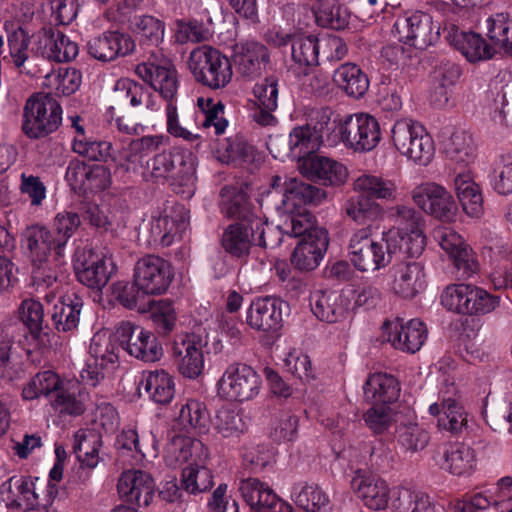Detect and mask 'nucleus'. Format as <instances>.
I'll use <instances>...</instances> for the list:
<instances>
[{
  "label": "nucleus",
  "mask_w": 512,
  "mask_h": 512,
  "mask_svg": "<svg viewBox=\"0 0 512 512\" xmlns=\"http://www.w3.org/2000/svg\"><path fill=\"white\" fill-rule=\"evenodd\" d=\"M286 303L273 296L255 298L246 311V324L253 330L274 333L282 327Z\"/></svg>",
  "instance_id": "aec40b11"
},
{
  "label": "nucleus",
  "mask_w": 512,
  "mask_h": 512,
  "mask_svg": "<svg viewBox=\"0 0 512 512\" xmlns=\"http://www.w3.org/2000/svg\"><path fill=\"white\" fill-rule=\"evenodd\" d=\"M135 49L132 37L120 31H106L87 42L90 56L102 62H108L120 56H126Z\"/></svg>",
  "instance_id": "c85d7f7f"
},
{
  "label": "nucleus",
  "mask_w": 512,
  "mask_h": 512,
  "mask_svg": "<svg viewBox=\"0 0 512 512\" xmlns=\"http://www.w3.org/2000/svg\"><path fill=\"white\" fill-rule=\"evenodd\" d=\"M133 281L142 294L161 295L172 281L170 265L159 256L146 255L136 262Z\"/></svg>",
  "instance_id": "4468645a"
},
{
  "label": "nucleus",
  "mask_w": 512,
  "mask_h": 512,
  "mask_svg": "<svg viewBox=\"0 0 512 512\" xmlns=\"http://www.w3.org/2000/svg\"><path fill=\"white\" fill-rule=\"evenodd\" d=\"M487 36L493 47L512 53V18L507 12L491 15L487 20Z\"/></svg>",
  "instance_id": "052dcab7"
},
{
  "label": "nucleus",
  "mask_w": 512,
  "mask_h": 512,
  "mask_svg": "<svg viewBox=\"0 0 512 512\" xmlns=\"http://www.w3.org/2000/svg\"><path fill=\"white\" fill-rule=\"evenodd\" d=\"M81 224L80 217L72 211L58 213L53 222V230L56 242V255L64 257V251L69 239L77 231Z\"/></svg>",
  "instance_id": "69168bd1"
},
{
  "label": "nucleus",
  "mask_w": 512,
  "mask_h": 512,
  "mask_svg": "<svg viewBox=\"0 0 512 512\" xmlns=\"http://www.w3.org/2000/svg\"><path fill=\"white\" fill-rule=\"evenodd\" d=\"M4 29L7 33V44L13 65L22 73L32 75L29 70L25 69V63L28 61L31 51L29 50L31 36L22 26L11 21L4 22Z\"/></svg>",
  "instance_id": "a18cd8bd"
},
{
  "label": "nucleus",
  "mask_w": 512,
  "mask_h": 512,
  "mask_svg": "<svg viewBox=\"0 0 512 512\" xmlns=\"http://www.w3.org/2000/svg\"><path fill=\"white\" fill-rule=\"evenodd\" d=\"M82 81L81 72L75 68L53 71L45 76L43 86L57 96H69L75 93Z\"/></svg>",
  "instance_id": "e2e57ef3"
},
{
  "label": "nucleus",
  "mask_w": 512,
  "mask_h": 512,
  "mask_svg": "<svg viewBox=\"0 0 512 512\" xmlns=\"http://www.w3.org/2000/svg\"><path fill=\"white\" fill-rule=\"evenodd\" d=\"M492 190L500 196L512 194V154L500 153L492 160L488 174Z\"/></svg>",
  "instance_id": "603ef678"
},
{
  "label": "nucleus",
  "mask_w": 512,
  "mask_h": 512,
  "mask_svg": "<svg viewBox=\"0 0 512 512\" xmlns=\"http://www.w3.org/2000/svg\"><path fill=\"white\" fill-rule=\"evenodd\" d=\"M316 22L319 26L334 30H342L349 24L348 9L337 0H326L313 7Z\"/></svg>",
  "instance_id": "5fc2aeb1"
},
{
  "label": "nucleus",
  "mask_w": 512,
  "mask_h": 512,
  "mask_svg": "<svg viewBox=\"0 0 512 512\" xmlns=\"http://www.w3.org/2000/svg\"><path fill=\"white\" fill-rule=\"evenodd\" d=\"M393 210L397 226L383 231L379 239H372L367 229H359L352 234L349 259L358 271L384 269L401 251L410 257H419L423 253L427 242L422 216L406 205H398Z\"/></svg>",
  "instance_id": "f257e3e1"
},
{
  "label": "nucleus",
  "mask_w": 512,
  "mask_h": 512,
  "mask_svg": "<svg viewBox=\"0 0 512 512\" xmlns=\"http://www.w3.org/2000/svg\"><path fill=\"white\" fill-rule=\"evenodd\" d=\"M298 167L302 175L320 181L324 185H342L348 178L347 167L328 157L313 156L304 160Z\"/></svg>",
  "instance_id": "2f4dec72"
},
{
  "label": "nucleus",
  "mask_w": 512,
  "mask_h": 512,
  "mask_svg": "<svg viewBox=\"0 0 512 512\" xmlns=\"http://www.w3.org/2000/svg\"><path fill=\"white\" fill-rule=\"evenodd\" d=\"M441 468L456 476H470L477 468L476 451L464 442H448L442 447Z\"/></svg>",
  "instance_id": "c9c22d12"
},
{
  "label": "nucleus",
  "mask_w": 512,
  "mask_h": 512,
  "mask_svg": "<svg viewBox=\"0 0 512 512\" xmlns=\"http://www.w3.org/2000/svg\"><path fill=\"white\" fill-rule=\"evenodd\" d=\"M292 498L297 506L307 512H328L330 498L317 484L304 483L294 488Z\"/></svg>",
  "instance_id": "3c124183"
},
{
  "label": "nucleus",
  "mask_w": 512,
  "mask_h": 512,
  "mask_svg": "<svg viewBox=\"0 0 512 512\" xmlns=\"http://www.w3.org/2000/svg\"><path fill=\"white\" fill-rule=\"evenodd\" d=\"M446 38L469 62L488 60L495 54V48L487 44L479 34L460 31L454 25Z\"/></svg>",
  "instance_id": "4c0bfd02"
},
{
  "label": "nucleus",
  "mask_w": 512,
  "mask_h": 512,
  "mask_svg": "<svg viewBox=\"0 0 512 512\" xmlns=\"http://www.w3.org/2000/svg\"><path fill=\"white\" fill-rule=\"evenodd\" d=\"M172 355L179 373L188 379H196L204 370V354L201 338L193 333L177 335Z\"/></svg>",
  "instance_id": "f3484780"
},
{
  "label": "nucleus",
  "mask_w": 512,
  "mask_h": 512,
  "mask_svg": "<svg viewBox=\"0 0 512 512\" xmlns=\"http://www.w3.org/2000/svg\"><path fill=\"white\" fill-rule=\"evenodd\" d=\"M209 460L208 448L198 439L174 433L165 448L164 461L171 468Z\"/></svg>",
  "instance_id": "bb28decb"
},
{
  "label": "nucleus",
  "mask_w": 512,
  "mask_h": 512,
  "mask_svg": "<svg viewBox=\"0 0 512 512\" xmlns=\"http://www.w3.org/2000/svg\"><path fill=\"white\" fill-rule=\"evenodd\" d=\"M440 301L450 312L465 316H484L500 306L501 298L475 284L459 283L448 285L442 291Z\"/></svg>",
  "instance_id": "423d86ee"
},
{
  "label": "nucleus",
  "mask_w": 512,
  "mask_h": 512,
  "mask_svg": "<svg viewBox=\"0 0 512 512\" xmlns=\"http://www.w3.org/2000/svg\"><path fill=\"white\" fill-rule=\"evenodd\" d=\"M414 203L426 214L445 222H454L458 208L453 195L436 182H425L412 191Z\"/></svg>",
  "instance_id": "9b49d317"
},
{
  "label": "nucleus",
  "mask_w": 512,
  "mask_h": 512,
  "mask_svg": "<svg viewBox=\"0 0 512 512\" xmlns=\"http://www.w3.org/2000/svg\"><path fill=\"white\" fill-rule=\"evenodd\" d=\"M352 189L357 195L349 197L342 209L348 218L359 225L383 218L384 208L377 199L394 202L399 195L397 184L393 180L370 173L356 177Z\"/></svg>",
  "instance_id": "7ed1b4c3"
},
{
  "label": "nucleus",
  "mask_w": 512,
  "mask_h": 512,
  "mask_svg": "<svg viewBox=\"0 0 512 512\" xmlns=\"http://www.w3.org/2000/svg\"><path fill=\"white\" fill-rule=\"evenodd\" d=\"M363 390L367 402L381 404H392L398 399L400 393L396 378L381 372L369 375Z\"/></svg>",
  "instance_id": "c03bdc74"
},
{
  "label": "nucleus",
  "mask_w": 512,
  "mask_h": 512,
  "mask_svg": "<svg viewBox=\"0 0 512 512\" xmlns=\"http://www.w3.org/2000/svg\"><path fill=\"white\" fill-rule=\"evenodd\" d=\"M196 165V156L182 148L163 151L147 162L153 178L168 180L173 190L185 199L195 193Z\"/></svg>",
  "instance_id": "20e7f679"
},
{
  "label": "nucleus",
  "mask_w": 512,
  "mask_h": 512,
  "mask_svg": "<svg viewBox=\"0 0 512 512\" xmlns=\"http://www.w3.org/2000/svg\"><path fill=\"white\" fill-rule=\"evenodd\" d=\"M261 388V376L244 363L228 365L216 384L217 395L221 399L238 403L255 399Z\"/></svg>",
  "instance_id": "6e6552de"
},
{
  "label": "nucleus",
  "mask_w": 512,
  "mask_h": 512,
  "mask_svg": "<svg viewBox=\"0 0 512 512\" xmlns=\"http://www.w3.org/2000/svg\"><path fill=\"white\" fill-rule=\"evenodd\" d=\"M38 478L12 476L0 485V503L17 512L30 506L38 505Z\"/></svg>",
  "instance_id": "a878e982"
},
{
  "label": "nucleus",
  "mask_w": 512,
  "mask_h": 512,
  "mask_svg": "<svg viewBox=\"0 0 512 512\" xmlns=\"http://www.w3.org/2000/svg\"><path fill=\"white\" fill-rule=\"evenodd\" d=\"M397 150L418 165H428L435 152V143L428 130H391Z\"/></svg>",
  "instance_id": "4be33fe9"
},
{
  "label": "nucleus",
  "mask_w": 512,
  "mask_h": 512,
  "mask_svg": "<svg viewBox=\"0 0 512 512\" xmlns=\"http://www.w3.org/2000/svg\"><path fill=\"white\" fill-rule=\"evenodd\" d=\"M114 336L129 355L144 362H156L163 355L162 345L156 336L132 322H121Z\"/></svg>",
  "instance_id": "9d476101"
},
{
  "label": "nucleus",
  "mask_w": 512,
  "mask_h": 512,
  "mask_svg": "<svg viewBox=\"0 0 512 512\" xmlns=\"http://www.w3.org/2000/svg\"><path fill=\"white\" fill-rule=\"evenodd\" d=\"M455 391L456 388L453 382L446 384V391L441 389V393H443L442 404L432 403L428 410L432 416L437 417L439 429L452 434H460L467 428L468 414L459 400L449 396L454 394Z\"/></svg>",
  "instance_id": "b1692460"
},
{
  "label": "nucleus",
  "mask_w": 512,
  "mask_h": 512,
  "mask_svg": "<svg viewBox=\"0 0 512 512\" xmlns=\"http://www.w3.org/2000/svg\"><path fill=\"white\" fill-rule=\"evenodd\" d=\"M208 411L204 402L188 399L180 408L178 424L186 432L204 433L208 426Z\"/></svg>",
  "instance_id": "6e6d98bb"
},
{
  "label": "nucleus",
  "mask_w": 512,
  "mask_h": 512,
  "mask_svg": "<svg viewBox=\"0 0 512 512\" xmlns=\"http://www.w3.org/2000/svg\"><path fill=\"white\" fill-rule=\"evenodd\" d=\"M440 147L451 161L461 166H468L475 160V145L467 130H443Z\"/></svg>",
  "instance_id": "58836bf2"
},
{
  "label": "nucleus",
  "mask_w": 512,
  "mask_h": 512,
  "mask_svg": "<svg viewBox=\"0 0 512 512\" xmlns=\"http://www.w3.org/2000/svg\"><path fill=\"white\" fill-rule=\"evenodd\" d=\"M291 58L301 73L308 74L310 67L319 63V41L313 35H296L291 45Z\"/></svg>",
  "instance_id": "8fccbe9b"
},
{
  "label": "nucleus",
  "mask_w": 512,
  "mask_h": 512,
  "mask_svg": "<svg viewBox=\"0 0 512 512\" xmlns=\"http://www.w3.org/2000/svg\"><path fill=\"white\" fill-rule=\"evenodd\" d=\"M383 334L395 349L415 353L421 349L428 335L426 325L419 319L404 321L400 318L383 323Z\"/></svg>",
  "instance_id": "dca6fc26"
},
{
  "label": "nucleus",
  "mask_w": 512,
  "mask_h": 512,
  "mask_svg": "<svg viewBox=\"0 0 512 512\" xmlns=\"http://www.w3.org/2000/svg\"><path fill=\"white\" fill-rule=\"evenodd\" d=\"M220 209L227 217L238 218L241 221L256 216L248 210L246 193L233 186H226L221 190Z\"/></svg>",
  "instance_id": "0e129e2a"
},
{
  "label": "nucleus",
  "mask_w": 512,
  "mask_h": 512,
  "mask_svg": "<svg viewBox=\"0 0 512 512\" xmlns=\"http://www.w3.org/2000/svg\"><path fill=\"white\" fill-rule=\"evenodd\" d=\"M61 122L62 108L52 97L38 93L26 101L21 128H58Z\"/></svg>",
  "instance_id": "5701e85b"
},
{
  "label": "nucleus",
  "mask_w": 512,
  "mask_h": 512,
  "mask_svg": "<svg viewBox=\"0 0 512 512\" xmlns=\"http://www.w3.org/2000/svg\"><path fill=\"white\" fill-rule=\"evenodd\" d=\"M188 225L184 206L171 205L158 211L150 221V239L155 244L168 247L180 240Z\"/></svg>",
  "instance_id": "2eb2a0df"
},
{
  "label": "nucleus",
  "mask_w": 512,
  "mask_h": 512,
  "mask_svg": "<svg viewBox=\"0 0 512 512\" xmlns=\"http://www.w3.org/2000/svg\"><path fill=\"white\" fill-rule=\"evenodd\" d=\"M454 189L464 213L471 218H481L484 214L482 191L469 171L457 174Z\"/></svg>",
  "instance_id": "a19ab883"
},
{
  "label": "nucleus",
  "mask_w": 512,
  "mask_h": 512,
  "mask_svg": "<svg viewBox=\"0 0 512 512\" xmlns=\"http://www.w3.org/2000/svg\"><path fill=\"white\" fill-rule=\"evenodd\" d=\"M188 67L198 83L215 90L229 84L233 75L229 58L208 45L198 46L191 51Z\"/></svg>",
  "instance_id": "0eeeda50"
},
{
  "label": "nucleus",
  "mask_w": 512,
  "mask_h": 512,
  "mask_svg": "<svg viewBox=\"0 0 512 512\" xmlns=\"http://www.w3.org/2000/svg\"><path fill=\"white\" fill-rule=\"evenodd\" d=\"M129 29L142 48H151L147 59L136 66V74L165 100H172L178 89L177 71L159 49L164 40L165 23L152 15L136 14L129 19Z\"/></svg>",
  "instance_id": "f03ea898"
},
{
  "label": "nucleus",
  "mask_w": 512,
  "mask_h": 512,
  "mask_svg": "<svg viewBox=\"0 0 512 512\" xmlns=\"http://www.w3.org/2000/svg\"><path fill=\"white\" fill-rule=\"evenodd\" d=\"M25 242L34 263L41 265L53 255L55 265H61L63 257L56 255L55 235L51 230L38 225L31 226L25 232Z\"/></svg>",
  "instance_id": "ea45409f"
},
{
  "label": "nucleus",
  "mask_w": 512,
  "mask_h": 512,
  "mask_svg": "<svg viewBox=\"0 0 512 512\" xmlns=\"http://www.w3.org/2000/svg\"><path fill=\"white\" fill-rule=\"evenodd\" d=\"M319 190L305 183H297L281 195V203L276 209L281 215H287L283 229L293 237L312 238L316 230H325L317 225L315 216L302 204L314 199Z\"/></svg>",
  "instance_id": "39448f33"
},
{
  "label": "nucleus",
  "mask_w": 512,
  "mask_h": 512,
  "mask_svg": "<svg viewBox=\"0 0 512 512\" xmlns=\"http://www.w3.org/2000/svg\"><path fill=\"white\" fill-rule=\"evenodd\" d=\"M258 105L251 110L250 117L260 126H275L277 119L272 112L278 106V78L274 75L266 77L253 89Z\"/></svg>",
  "instance_id": "f704fd0d"
},
{
  "label": "nucleus",
  "mask_w": 512,
  "mask_h": 512,
  "mask_svg": "<svg viewBox=\"0 0 512 512\" xmlns=\"http://www.w3.org/2000/svg\"><path fill=\"white\" fill-rule=\"evenodd\" d=\"M329 244L328 232L326 230H316L312 238H302L295 247L291 255L292 265L301 271H311L316 269Z\"/></svg>",
  "instance_id": "473e14b6"
},
{
  "label": "nucleus",
  "mask_w": 512,
  "mask_h": 512,
  "mask_svg": "<svg viewBox=\"0 0 512 512\" xmlns=\"http://www.w3.org/2000/svg\"><path fill=\"white\" fill-rule=\"evenodd\" d=\"M249 219L229 225L222 234L221 245L233 258L246 260L252 247L256 245L255 231L252 233Z\"/></svg>",
  "instance_id": "e433bc0d"
},
{
  "label": "nucleus",
  "mask_w": 512,
  "mask_h": 512,
  "mask_svg": "<svg viewBox=\"0 0 512 512\" xmlns=\"http://www.w3.org/2000/svg\"><path fill=\"white\" fill-rule=\"evenodd\" d=\"M239 492L246 504L256 512H293L292 505L258 478L242 479Z\"/></svg>",
  "instance_id": "6ab92c4d"
},
{
  "label": "nucleus",
  "mask_w": 512,
  "mask_h": 512,
  "mask_svg": "<svg viewBox=\"0 0 512 512\" xmlns=\"http://www.w3.org/2000/svg\"><path fill=\"white\" fill-rule=\"evenodd\" d=\"M392 501L394 512H435V505L429 495L419 490L399 488L395 490Z\"/></svg>",
  "instance_id": "13d9d810"
},
{
  "label": "nucleus",
  "mask_w": 512,
  "mask_h": 512,
  "mask_svg": "<svg viewBox=\"0 0 512 512\" xmlns=\"http://www.w3.org/2000/svg\"><path fill=\"white\" fill-rule=\"evenodd\" d=\"M115 94L119 100L127 99L131 106L145 104L148 109H154L156 101L152 93L142 84L128 78L120 79L115 85Z\"/></svg>",
  "instance_id": "338daca9"
},
{
  "label": "nucleus",
  "mask_w": 512,
  "mask_h": 512,
  "mask_svg": "<svg viewBox=\"0 0 512 512\" xmlns=\"http://www.w3.org/2000/svg\"><path fill=\"white\" fill-rule=\"evenodd\" d=\"M323 143V130H291L289 133V149L299 164L316 152Z\"/></svg>",
  "instance_id": "864d4df0"
},
{
  "label": "nucleus",
  "mask_w": 512,
  "mask_h": 512,
  "mask_svg": "<svg viewBox=\"0 0 512 512\" xmlns=\"http://www.w3.org/2000/svg\"><path fill=\"white\" fill-rule=\"evenodd\" d=\"M66 379L52 370H44L31 377L22 388V398L32 401L45 397L48 400L61 388Z\"/></svg>",
  "instance_id": "49530a36"
},
{
  "label": "nucleus",
  "mask_w": 512,
  "mask_h": 512,
  "mask_svg": "<svg viewBox=\"0 0 512 512\" xmlns=\"http://www.w3.org/2000/svg\"><path fill=\"white\" fill-rule=\"evenodd\" d=\"M234 61L238 72L243 77L255 78L270 64V54L264 44L247 40L236 44Z\"/></svg>",
  "instance_id": "7c9ffc66"
},
{
  "label": "nucleus",
  "mask_w": 512,
  "mask_h": 512,
  "mask_svg": "<svg viewBox=\"0 0 512 512\" xmlns=\"http://www.w3.org/2000/svg\"><path fill=\"white\" fill-rule=\"evenodd\" d=\"M83 301L76 293L59 296L53 305L52 321L58 331L69 332L78 327Z\"/></svg>",
  "instance_id": "37998d69"
},
{
  "label": "nucleus",
  "mask_w": 512,
  "mask_h": 512,
  "mask_svg": "<svg viewBox=\"0 0 512 512\" xmlns=\"http://www.w3.org/2000/svg\"><path fill=\"white\" fill-rule=\"evenodd\" d=\"M101 436L94 430L80 429L73 437V450L82 465L93 469L100 462Z\"/></svg>",
  "instance_id": "09e8293b"
},
{
  "label": "nucleus",
  "mask_w": 512,
  "mask_h": 512,
  "mask_svg": "<svg viewBox=\"0 0 512 512\" xmlns=\"http://www.w3.org/2000/svg\"><path fill=\"white\" fill-rule=\"evenodd\" d=\"M363 419L374 434H383L398 422V413L390 404L374 403L364 413Z\"/></svg>",
  "instance_id": "774afa93"
},
{
  "label": "nucleus",
  "mask_w": 512,
  "mask_h": 512,
  "mask_svg": "<svg viewBox=\"0 0 512 512\" xmlns=\"http://www.w3.org/2000/svg\"><path fill=\"white\" fill-rule=\"evenodd\" d=\"M117 487L122 498L139 507L148 506L155 493L153 478L141 470L124 471L118 480Z\"/></svg>",
  "instance_id": "c756f323"
},
{
  "label": "nucleus",
  "mask_w": 512,
  "mask_h": 512,
  "mask_svg": "<svg viewBox=\"0 0 512 512\" xmlns=\"http://www.w3.org/2000/svg\"><path fill=\"white\" fill-rule=\"evenodd\" d=\"M213 428L223 438H239L248 425L240 410L222 407L216 412Z\"/></svg>",
  "instance_id": "680f3d73"
},
{
  "label": "nucleus",
  "mask_w": 512,
  "mask_h": 512,
  "mask_svg": "<svg viewBox=\"0 0 512 512\" xmlns=\"http://www.w3.org/2000/svg\"><path fill=\"white\" fill-rule=\"evenodd\" d=\"M142 386L149 398L157 404H168L175 394L173 377L165 370H154L143 373Z\"/></svg>",
  "instance_id": "de8ad7c7"
},
{
  "label": "nucleus",
  "mask_w": 512,
  "mask_h": 512,
  "mask_svg": "<svg viewBox=\"0 0 512 512\" xmlns=\"http://www.w3.org/2000/svg\"><path fill=\"white\" fill-rule=\"evenodd\" d=\"M432 237L463 277L469 278L478 271L479 265L474 253L454 228L438 225Z\"/></svg>",
  "instance_id": "ddd939ff"
},
{
  "label": "nucleus",
  "mask_w": 512,
  "mask_h": 512,
  "mask_svg": "<svg viewBox=\"0 0 512 512\" xmlns=\"http://www.w3.org/2000/svg\"><path fill=\"white\" fill-rule=\"evenodd\" d=\"M239 492L246 504L256 512H293L292 505L258 478L242 479Z\"/></svg>",
  "instance_id": "a211bd4d"
},
{
  "label": "nucleus",
  "mask_w": 512,
  "mask_h": 512,
  "mask_svg": "<svg viewBox=\"0 0 512 512\" xmlns=\"http://www.w3.org/2000/svg\"><path fill=\"white\" fill-rule=\"evenodd\" d=\"M334 84L348 97L362 98L369 89L370 81L367 74L355 63L341 64L334 70Z\"/></svg>",
  "instance_id": "79ce46f5"
},
{
  "label": "nucleus",
  "mask_w": 512,
  "mask_h": 512,
  "mask_svg": "<svg viewBox=\"0 0 512 512\" xmlns=\"http://www.w3.org/2000/svg\"><path fill=\"white\" fill-rule=\"evenodd\" d=\"M399 40L416 49L424 50L440 38V24L423 11L406 12L394 24Z\"/></svg>",
  "instance_id": "1a4fd4ad"
},
{
  "label": "nucleus",
  "mask_w": 512,
  "mask_h": 512,
  "mask_svg": "<svg viewBox=\"0 0 512 512\" xmlns=\"http://www.w3.org/2000/svg\"><path fill=\"white\" fill-rule=\"evenodd\" d=\"M310 305L319 320L336 323L349 317L352 312L351 292L315 291L311 295Z\"/></svg>",
  "instance_id": "393cba45"
},
{
  "label": "nucleus",
  "mask_w": 512,
  "mask_h": 512,
  "mask_svg": "<svg viewBox=\"0 0 512 512\" xmlns=\"http://www.w3.org/2000/svg\"><path fill=\"white\" fill-rule=\"evenodd\" d=\"M351 488L367 509L383 511L388 508L390 501L397 498L395 490L400 487H391L379 475L357 470L351 479Z\"/></svg>",
  "instance_id": "f8f14e48"
},
{
  "label": "nucleus",
  "mask_w": 512,
  "mask_h": 512,
  "mask_svg": "<svg viewBox=\"0 0 512 512\" xmlns=\"http://www.w3.org/2000/svg\"><path fill=\"white\" fill-rule=\"evenodd\" d=\"M75 271L82 284L101 290L114 273L115 264L108 255L89 253L83 262L75 265Z\"/></svg>",
  "instance_id": "72a5a7b5"
},
{
  "label": "nucleus",
  "mask_w": 512,
  "mask_h": 512,
  "mask_svg": "<svg viewBox=\"0 0 512 512\" xmlns=\"http://www.w3.org/2000/svg\"><path fill=\"white\" fill-rule=\"evenodd\" d=\"M389 274L392 277L391 291L402 298L412 299L427 287L426 272L421 262H400L390 268Z\"/></svg>",
  "instance_id": "412c9836"
},
{
  "label": "nucleus",
  "mask_w": 512,
  "mask_h": 512,
  "mask_svg": "<svg viewBox=\"0 0 512 512\" xmlns=\"http://www.w3.org/2000/svg\"><path fill=\"white\" fill-rule=\"evenodd\" d=\"M208 461L191 462L182 471V488L190 494H198L213 486V474L207 467Z\"/></svg>",
  "instance_id": "bf43d9fd"
},
{
  "label": "nucleus",
  "mask_w": 512,
  "mask_h": 512,
  "mask_svg": "<svg viewBox=\"0 0 512 512\" xmlns=\"http://www.w3.org/2000/svg\"><path fill=\"white\" fill-rule=\"evenodd\" d=\"M89 400V393L78 380L66 379L49 399V406L60 417H78L86 411Z\"/></svg>",
  "instance_id": "cd10ccee"
},
{
  "label": "nucleus",
  "mask_w": 512,
  "mask_h": 512,
  "mask_svg": "<svg viewBox=\"0 0 512 512\" xmlns=\"http://www.w3.org/2000/svg\"><path fill=\"white\" fill-rule=\"evenodd\" d=\"M225 132L226 130H215L216 138L212 143V149L219 161L229 163L252 153L251 145L241 141L238 137L225 136Z\"/></svg>",
  "instance_id": "4d7b16f0"
}]
</instances>
